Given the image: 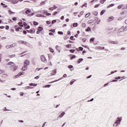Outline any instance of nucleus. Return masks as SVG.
Here are the masks:
<instances>
[{
    "instance_id": "nucleus-1",
    "label": "nucleus",
    "mask_w": 127,
    "mask_h": 127,
    "mask_svg": "<svg viewBox=\"0 0 127 127\" xmlns=\"http://www.w3.org/2000/svg\"><path fill=\"white\" fill-rule=\"evenodd\" d=\"M124 31H125V27L123 26L118 30L117 28H115L113 31V34L114 36H119V33H121V32H124Z\"/></svg>"
},
{
    "instance_id": "nucleus-2",
    "label": "nucleus",
    "mask_w": 127,
    "mask_h": 127,
    "mask_svg": "<svg viewBox=\"0 0 127 127\" xmlns=\"http://www.w3.org/2000/svg\"><path fill=\"white\" fill-rule=\"evenodd\" d=\"M122 117L117 118L116 122L113 124V127H119V126L121 125V122H122Z\"/></svg>"
},
{
    "instance_id": "nucleus-3",
    "label": "nucleus",
    "mask_w": 127,
    "mask_h": 127,
    "mask_svg": "<svg viewBox=\"0 0 127 127\" xmlns=\"http://www.w3.org/2000/svg\"><path fill=\"white\" fill-rule=\"evenodd\" d=\"M30 62L28 60H26L24 62V66H29Z\"/></svg>"
},
{
    "instance_id": "nucleus-4",
    "label": "nucleus",
    "mask_w": 127,
    "mask_h": 127,
    "mask_svg": "<svg viewBox=\"0 0 127 127\" xmlns=\"http://www.w3.org/2000/svg\"><path fill=\"white\" fill-rule=\"evenodd\" d=\"M23 0H11V2L12 3H17V2H18V1L21 2V1H23Z\"/></svg>"
},
{
    "instance_id": "nucleus-5",
    "label": "nucleus",
    "mask_w": 127,
    "mask_h": 127,
    "mask_svg": "<svg viewBox=\"0 0 127 127\" xmlns=\"http://www.w3.org/2000/svg\"><path fill=\"white\" fill-rule=\"evenodd\" d=\"M27 31L29 33H31V34H33V33H35V29H32L30 30H27Z\"/></svg>"
},
{
    "instance_id": "nucleus-6",
    "label": "nucleus",
    "mask_w": 127,
    "mask_h": 127,
    "mask_svg": "<svg viewBox=\"0 0 127 127\" xmlns=\"http://www.w3.org/2000/svg\"><path fill=\"white\" fill-rule=\"evenodd\" d=\"M57 72V69H55L52 70L51 73V76H54V75H56V72Z\"/></svg>"
},
{
    "instance_id": "nucleus-7",
    "label": "nucleus",
    "mask_w": 127,
    "mask_h": 127,
    "mask_svg": "<svg viewBox=\"0 0 127 127\" xmlns=\"http://www.w3.org/2000/svg\"><path fill=\"white\" fill-rule=\"evenodd\" d=\"M56 50H57V51H58V52H59V53H60V52H61V47L57 45L56 46Z\"/></svg>"
},
{
    "instance_id": "nucleus-8",
    "label": "nucleus",
    "mask_w": 127,
    "mask_h": 127,
    "mask_svg": "<svg viewBox=\"0 0 127 127\" xmlns=\"http://www.w3.org/2000/svg\"><path fill=\"white\" fill-rule=\"evenodd\" d=\"M41 60H42L43 62H46V58L43 55L41 56Z\"/></svg>"
},
{
    "instance_id": "nucleus-9",
    "label": "nucleus",
    "mask_w": 127,
    "mask_h": 127,
    "mask_svg": "<svg viewBox=\"0 0 127 127\" xmlns=\"http://www.w3.org/2000/svg\"><path fill=\"white\" fill-rule=\"evenodd\" d=\"M109 43H111V44H119V42L118 41H109Z\"/></svg>"
},
{
    "instance_id": "nucleus-10",
    "label": "nucleus",
    "mask_w": 127,
    "mask_h": 127,
    "mask_svg": "<svg viewBox=\"0 0 127 127\" xmlns=\"http://www.w3.org/2000/svg\"><path fill=\"white\" fill-rule=\"evenodd\" d=\"M30 89H33L32 86H26L24 87V90H29Z\"/></svg>"
},
{
    "instance_id": "nucleus-11",
    "label": "nucleus",
    "mask_w": 127,
    "mask_h": 127,
    "mask_svg": "<svg viewBox=\"0 0 127 127\" xmlns=\"http://www.w3.org/2000/svg\"><path fill=\"white\" fill-rule=\"evenodd\" d=\"M8 65H11L12 67H14V66H15V64L11 62H9Z\"/></svg>"
},
{
    "instance_id": "nucleus-12",
    "label": "nucleus",
    "mask_w": 127,
    "mask_h": 127,
    "mask_svg": "<svg viewBox=\"0 0 127 127\" xmlns=\"http://www.w3.org/2000/svg\"><path fill=\"white\" fill-rule=\"evenodd\" d=\"M62 79H63V77H61L60 79L57 80H55L51 82H50V83H55V82H58V81H60V80H62Z\"/></svg>"
},
{
    "instance_id": "nucleus-13",
    "label": "nucleus",
    "mask_w": 127,
    "mask_h": 127,
    "mask_svg": "<svg viewBox=\"0 0 127 127\" xmlns=\"http://www.w3.org/2000/svg\"><path fill=\"white\" fill-rule=\"evenodd\" d=\"M22 71H25L26 70H27V67H26V65H24L23 67L22 68Z\"/></svg>"
},
{
    "instance_id": "nucleus-14",
    "label": "nucleus",
    "mask_w": 127,
    "mask_h": 127,
    "mask_svg": "<svg viewBox=\"0 0 127 127\" xmlns=\"http://www.w3.org/2000/svg\"><path fill=\"white\" fill-rule=\"evenodd\" d=\"M31 12V10H30V9H27L26 11V14H29V13H30Z\"/></svg>"
},
{
    "instance_id": "nucleus-15",
    "label": "nucleus",
    "mask_w": 127,
    "mask_h": 127,
    "mask_svg": "<svg viewBox=\"0 0 127 127\" xmlns=\"http://www.w3.org/2000/svg\"><path fill=\"white\" fill-rule=\"evenodd\" d=\"M64 115H65V112H63L61 115H59L60 118H63V117H64Z\"/></svg>"
},
{
    "instance_id": "nucleus-16",
    "label": "nucleus",
    "mask_w": 127,
    "mask_h": 127,
    "mask_svg": "<svg viewBox=\"0 0 127 127\" xmlns=\"http://www.w3.org/2000/svg\"><path fill=\"white\" fill-rule=\"evenodd\" d=\"M82 61H83V59L81 58L79 59L78 61H77V63L78 64H80V63H81V62H82Z\"/></svg>"
},
{
    "instance_id": "nucleus-17",
    "label": "nucleus",
    "mask_w": 127,
    "mask_h": 127,
    "mask_svg": "<svg viewBox=\"0 0 127 127\" xmlns=\"http://www.w3.org/2000/svg\"><path fill=\"white\" fill-rule=\"evenodd\" d=\"M16 45V43H13V44H12L11 45H10V48H11V47H15Z\"/></svg>"
},
{
    "instance_id": "nucleus-18",
    "label": "nucleus",
    "mask_w": 127,
    "mask_h": 127,
    "mask_svg": "<svg viewBox=\"0 0 127 127\" xmlns=\"http://www.w3.org/2000/svg\"><path fill=\"white\" fill-rule=\"evenodd\" d=\"M23 25L24 26H27V24L26 22H24L23 24L20 25V26H21V27H23Z\"/></svg>"
},
{
    "instance_id": "nucleus-19",
    "label": "nucleus",
    "mask_w": 127,
    "mask_h": 127,
    "mask_svg": "<svg viewBox=\"0 0 127 127\" xmlns=\"http://www.w3.org/2000/svg\"><path fill=\"white\" fill-rule=\"evenodd\" d=\"M29 86H33L34 87H36V86H37V84H34L32 83L29 84Z\"/></svg>"
},
{
    "instance_id": "nucleus-20",
    "label": "nucleus",
    "mask_w": 127,
    "mask_h": 127,
    "mask_svg": "<svg viewBox=\"0 0 127 127\" xmlns=\"http://www.w3.org/2000/svg\"><path fill=\"white\" fill-rule=\"evenodd\" d=\"M123 6H124V4H121V5H119L118 6V8L119 9H121V8H122V7H123Z\"/></svg>"
},
{
    "instance_id": "nucleus-21",
    "label": "nucleus",
    "mask_w": 127,
    "mask_h": 127,
    "mask_svg": "<svg viewBox=\"0 0 127 127\" xmlns=\"http://www.w3.org/2000/svg\"><path fill=\"white\" fill-rule=\"evenodd\" d=\"M105 12H106V10H102L100 13L101 15H103L105 13Z\"/></svg>"
},
{
    "instance_id": "nucleus-22",
    "label": "nucleus",
    "mask_w": 127,
    "mask_h": 127,
    "mask_svg": "<svg viewBox=\"0 0 127 127\" xmlns=\"http://www.w3.org/2000/svg\"><path fill=\"white\" fill-rule=\"evenodd\" d=\"M113 19H114V17H113V16L110 17L108 18L109 21H112V20H113Z\"/></svg>"
},
{
    "instance_id": "nucleus-23",
    "label": "nucleus",
    "mask_w": 127,
    "mask_h": 127,
    "mask_svg": "<svg viewBox=\"0 0 127 127\" xmlns=\"http://www.w3.org/2000/svg\"><path fill=\"white\" fill-rule=\"evenodd\" d=\"M0 4L3 6V7H7V5H5V4H3L2 2H1Z\"/></svg>"
},
{
    "instance_id": "nucleus-24",
    "label": "nucleus",
    "mask_w": 127,
    "mask_h": 127,
    "mask_svg": "<svg viewBox=\"0 0 127 127\" xmlns=\"http://www.w3.org/2000/svg\"><path fill=\"white\" fill-rule=\"evenodd\" d=\"M115 5V4H111L110 5L108 6V8H110V7H112Z\"/></svg>"
},
{
    "instance_id": "nucleus-25",
    "label": "nucleus",
    "mask_w": 127,
    "mask_h": 127,
    "mask_svg": "<svg viewBox=\"0 0 127 127\" xmlns=\"http://www.w3.org/2000/svg\"><path fill=\"white\" fill-rule=\"evenodd\" d=\"M43 28H42V27H39L38 28V30L39 31H42Z\"/></svg>"
},
{
    "instance_id": "nucleus-26",
    "label": "nucleus",
    "mask_w": 127,
    "mask_h": 127,
    "mask_svg": "<svg viewBox=\"0 0 127 127\" xmlns=\"http://www.w3.org/2000/svg\"><path fill=\"white\" fill-rule=\"evenodd\" d=\"M94 40H95V38H92L90 39V42L91 43H92V42H94Z\"/></svg>"
},
{
    "instance_id": "nucleus-27",
    "label": "nucleus",
    "mask_w": 127,
    "mask_h": 127,
    "mask_svg": "<svg viewBox=\"0 0 127 127\" xmlns=\"http://www.w3.org/2000/svg\"><path fill=\"white\" fill-rule=\"evenodd\" d=\"M77 25H78V23H74L73 24V27H77Z\"/></svg>"
},
{
    "instance_id": "nucleus-28",
    "label": "nucleus",
    "mask_w": 127,
    "mask_h": 127,
    "mask_svg": "<svg viewBox=\"0 0 127 127\" xmlns=\"http://www.w3.org/2000/svg\"><path fill=\"white\" fill-rule=\"evenodd\" d=\"M85 31H86V32L91 31V28H90L89 27H88L87 28V29H86L85 30Z\"/></svg>"
},
{
    "instance_id": "nucleus-29",
    "label": "nucleus",
    "mask_w": 127,
    "mask_h": 127,
    "mask_svg": "<svg viewBox=\"0 0 127 127\" xmlns=\"http://www.w3.org/2000/svg\"><path fill=\"white\" fill-rule=\"evenodd\" d=\"M21 75H24V72L22 71L19 73V76H21Z\"/></svg>"
},
{
    "instance_id": "nucleus-30",
    "label": "nucleus",
    "mask_w": 127,
    "mask_h": 127,
    "mask_svg": "<svg viewBox=\"0 0 127 127\" xmlns=\"http://www.w3.org/2000/svg\"><path fill=\"white\" fill-rule=\"evenodd\" d=\"M4 72H5L4 70H1V69H0V74H3Z\"/></svg>"
},
{
    "instance_id": "nucleus-31",
    "label": "nucleus",
    "mask_w": 127,
    "mask_h": 127,
    "mask_svg": "<svg viewBox=\"0 0 127 127\" xmlns=\"http://www.w3.org/2000/svg\"><path fill=\"white\" fill-rule=\"evenodd\" d=\"M91 15V13H88L85 15V17H88Z\"/></svg>"
},
{
    "instance_id": "nucleus-32",
    "label": "nucleus",
    "mask_w": 127,
    "mask_h": 127,
    "mask_svg": "<svg viewBox=\"0 0 127 127\" xmlns=\"http://www.w3.org/2000/svg\"><path fill=\"white\" fill-rule=\"evenodd\" d=\"M19 73L17 74V75H15L14 76V79H16V78H17V77H19Z\"/></svg>"
},
{
    "instance_id": "nucleus-33",
    "label": "nucleus",
    "mask_w": 127,
    "mask_h": 127,
    "mask_svg": "<svg viewBox=\"0 0 127 127\" xmlns=\"http://www.w3.org/2000/svg\"><path fill=\"white\" fill-rule=\"evenodd\" d=\"M49 49H50L51 52H52V53H53V52H54V50H53V49H52L51 48H49Z\"/></svg>"
},
{
    "instance_id": "nucleus-34",
    "label": "nucleus",
    "mask_w": 127,
    "mask_h": 127,
    "mask_svg": "<svg viewBox=\"0 0 127 127\" xmlns=\"http://www.w3.org/2000/svg\"><path fill=\"white\" fill-rule=\"evenodd\" d=\"M74 58H76V56H75V55H72V56H71V60H72V59H73Z\"/></svg>"
},
{
    "instance_id": "nucleus-35",
    "label": "nucleus",
    "mask_w": 127,
    "mask_h": 127,
    "mask_svg": "<svg viewBox=\"0 0 127 127\" xmlns=\"http://www.w3.org/2000/svg\"><path fill=\"white\" fill-rule=\"evenodd\" d=\"M22 44L26 45V44H27V42L24 41H22Z\"/></svg>"
},
{
    "instance_id": "nucleus-36",
    "label": "nucleus",
    "mask_w": 127,
    "mask_h": 127,
    "mask_svg": "<svg viewBox=\"0 0 127 127\" xmlns=\"http://www.w3.org/2000/svg\"><path fill=\"white\" fill-rule=\"evenodd\" d=\"M78 49H79V50L80 51H83V47H79V48H78Z\"/></svg>"
},
{
    "instance_id": "nucleus-37",
    "label": "nucleus",
    "mask_w": 127,
    "mask_h": 127,
    "mask_svg": "<svg viewBox=\"0 0 127 127\" xmlns=\"http://www.w3.org/2000/svg\"><path fill=\"white\" fill-rule=\"evenodd\" d=\"M82 27H83V28L86 27V24L85 23H83L82 24Z\"/></svg>"
},
{
    "instance_id": "nucleus-38",
    "label": "nucleus",
    "mask_w": 127,
    "mask_h": 127,
    "mask_svg": "<svg viewBox=\"0 0 127 127\" xmlns=\"http://www.w3.org/2000/svg\"><path fill=\"white\" fill-rule=\"evenodd\" d=\"M106 1V0H100V3H104Z\"/></svg>"
},
{
    "instance_id": "nucleus-39",
    "label": "nucleus",
    "mask_w": 127,
    "mask_h": 127,
    "mask_svg": "<svg viewBox=\"0 0 127 127\" xmlns=\"http://www.w3.org/2000/svg\"><path fill=\"white\" fill-rule=\"evenodd\" d=\"M58 33L61 35H63V32L59 31Z\"/></svg>"
},
{
    "instance_id": "nucleus-40",
    "label": "nucleus",
    "mask_w": 127,
    "mask_h": 127,
    "mask_svg": "<svg viewBox=\"0 0 127 127\" xmlns=\"http://www.w3.org/2000/svg\"><path fill=\"white\" fill-rule=\"evenodd\" d=\"M5 48L7 49H9V48H10V45H7L5 46Z\"/></svg>"
},
{
    "instance_id": "nucleus-41",
    "label": "nucleus",
    "mask_w": 127,
    "mask_h": 127,
    "mask_svg": "<svg viewBox=\"0 0 127 127\" xmlns=\"http://www.w3.org/2000/svg\"><path fill=\"white\" fill-rule=\"evenodd\" d=\"M9 12H10L9 13V14H11L12 13H15V12H12L11 10H9Z\"/></svg>"
},
{
    "instance_id": "nucleus-42",
    "label": "nucleus",
    "mask_w": 127,
    "mask_h": 127,
    "mask_svg": "<svg viewBox=\"0 0 127 127\" xmlns=\"http://www.w3.org/2000/svg\"><path fill=\"white\" fill-rule=\"evenodd\" d=\"M57 21L56 20H54L52 21V24H54V23H55V22H56Z\"/></svg>"
},
{
    "instance_id": "nucleus-43",
    "label": "nucleus",
    "mask_w": 127,
    "mask_h": 127,
    "mask_svg": "<svg viewBox=\"0 0 127 127\" xmlns=\"http://www.w3.org/2000/svg\"><path fill=\"white\" fill-rule=\"evenodd\" d=\"M50 86H51V85L48 84V85H45V88H49L50 87Z\"/></svg>"
},
{
    "instance_id": "nucleus-44",
    "label": "nucleus",
    "mask_w": 127,
    "mask_h": 127,
    "mask_svg": "<svg viewBox=\"0 0 127 127\" xmlns=\"http://www.w3.org/2000/svg\"><path fill=\"white\" fill-rule=\"evenodd\" d=\"M69 51L71 53H74V52H75V50H70Z\"/></svg>"
},
{
    "instance_id": "nucleus-45",
    "label": "nucleus",
    "mask_w": 127,
    "mask_h": 127,
    "mask_svg": "<svg viewBox=\"0 0 127 127\" xmlns=\"http://www.w3.org/2000/svg\"><path fill=\"white\" fill-rule=\"evenodd\" d=\"M15 57V55H12V56H9V57H10V58H12L13 57Z\"/></svg>"
},
{
    "instance_id": "nucleus-46",
    "label": "nucleus",
    "mask_w": 127,
    "mask_h": 127,
    "mask_svg": "<svg viewBox=\"0 0 127 127\" xmlns=\"http://www.w3.org/2000/svg\"><path fill=\"white\" fill-rule=\"evenodd\" d=\"M7 76H8V75L6 73L3 74V77H4V78L5 77H7Z\"/></svg>"
},
{
    "instance_id": "nucleus-47",
    "label": "nucleus",
    "mask_w": 127,
    "mask_h": 127,
    "mask_svg": "<svg viewBox=\"0 0 127 127\" xmlns=\"http://www.w3.org/2000/svg\"><path fill=\"white\" fill-rule=\"evenodd\" d=\"M57 13H58V12L55 11V12L53 13V15H56V14H57Z\"/></svg>"
},
{
    "instance_id": "nucleus-48",
    "label": "nucleus",
    "mask_w": 127,
    "mask_h": 127,
    "mask_svg": "<svg viewBox=\"0 0 127 127\" xmlns=\"http://www.w3.org/2000/svg\"><path fill=\"white\" fill-rule=\"evenodd\" d=\"M36 16L37 17H41V14H37V15H36Z\"/></svg>"
},
{
    "instance_id": "nucleus-49",
    "label": "nucleus",
    "mask_w": 127,
    "mask_h": 127,
    "mask_svg": "<svg viewBox=\"0 0 127 127\" xmlns=\"http://www.w3.org/2000/svg\"><path fill=\"white\" fill-rule=\"evenodd\" d=\"M83 6H85V7H87V3L83 4L82 7H83Z\"/></svg>"
},
{
    "instance_id": "nucleus-50",
    "label": "nucleus",
    "mask_w": 127,
    "mask_h": 127,
    "mask_svg": "<svg viewBox=\"0 0 127 127\" xmlns=\"http://www.w3.org/2000/svg\"><path fill=\"white\" fill-rule=\"evenodd\" d=\"M38 23L37 22H34V25H38Z\"/></svg>"
},
{
    "instance_id": "nucleus-51",
    "label": "nucleus",
    "mask_w": 127,
    "mask_h": 127,
    "mask_svg": "<svg viewBox=\"0 0 127 127\" xmlns=\"http://www.w3.org/2000/svg\"><path fill=\"white\" fill-rule=\"evenodd\" d=\"M5 29L8 30V29H9V26H8V25L6 26Z\"/></svg>"
},
{
    "instance_id": "nucleus-52",
    "label": "nucleus",
    "mask_w": 127,
    "mask_h": 127,
    "mask_svg": "<svg viewBox=\"0 0 127 127\" xmlns=\"http://www.w3.org/2000/svg\"><path fill=\"white\" fill-rule=\"evenodd\" d=\"M86 40H87V39H86V38H83L82 39L83 42H86Z\"/></svg>"
},
{
    "instance_id": "nucleus-53",
    "label": "nucleus",
    "mask_w": 127,
    "mask_h": 127,
    "mask_svg": "<svg viewBox=\"0 0 127 127\" xmlns=\"http://www.w3.org/2000/svg\"><path fill=\"white\" fill-rule=\"evenodd\" d=\"M99 5H100V3L96 4V5L95 6V8L99 7Z\"/></svg>"
},
{
    "instance_id": "nucleus-54",
    "label": "nucleus",
    "mask_w": 127,
    "mask_h": 127,
    "mask_svg": "<svg viewBox=\"0 0 127 127\" xmlns=\"http://www.w3.org/2000/svg\"><path fill=\"white\" fill-rule=\"evenodd\" d=\"M0 83H4V82H5V80H1L0 78Z\"/></svg>"
},
{
    "instance_id": "nucleus-55",
    "label": "nucleus",
    "mask_w": 127,
    "mask_h": 127,
    "mask_svg": "<svg viewBox=\"0 0 127 127\" xmlns=\"http://www.w3.org/2000/svg\"><path fill=\"white\" fill-rule=\"evenodd\" d=\"M93 14H94V15H98V12H94L93 13Z\"/></svg>"
},
{
    "instance_id": "nucleus-56",
    "label": "nucleus",
    "mask_w": 127,
    "mask_h": 127,
    "mask_svg": "<svg viewBox=\"0 0 127 127\" xmlns=\"http://www.w3.org/2000/svg\"><path fill=\"white\" fill-rule=\"evenodd\" d=\"M41 69H42V68H37L35 71H39V70H41Z\"/></svg>"
},
{
    "instance_id": "nucleus-57",
    "label": "nucleus",
    "mask_w": 127,
    "mask_h": 127,
    "mask_svg": "<svg viewBox=\"0 0 127 127\" xmlns=\"http://www.w3.org/2000/svg\"><path fill=\"white\" fill-rule=\"evenodd\" d=\"M18 43H19V44H22V41H18Z\"/></svg>"
},
{
    "instance_id": "nucleus-58",
    "label": "nucleus",
    "mask_w": 127,
    "mask_h": 127,
    "mask_svg": "<svg viewBox=\"0 0 127 127\" xmlns=\"http://www.w3.org/2000/svg\"><path fill=\"white\" fill-rule=\"evenodd\" d=\"M73 38H74V36H70V40H73Z\"/></svg>"
},
{
    "instance_id": "nucleus-59",
    "label": "nucleus",
    "mask_w": 127,
    "mask_h": 127,
    "mask_svg": "<svg viewBox=\"0 0 127 127\" xmlns=\"http://www.w3.org/2000/svg\"><path fill=\"white\" fill-rule=\"evenodd\" d=\"M80 15H83V14H84V11L80 12Z\"/></svg>"
},
{
    "instance_id": "nucleus-60",
    "label": "nucleus",
    "mask_w": 127,
    "mask_h": 127,
    "mask_svg": "<svg viewBox=\"0 0 127 127\" xmlns=\"http://www.w3.org/2000/svg\"><path fill=\"white\" fill-rule=\"evenodd\" d=\"M16 19H16V17H13V18H12V20H14V21H15L16 20Z\"/></svg>"
},
{
    "instance_id": "nucleus-61",
    "label": "nucleus",
    "mask_w": 127,
    "mask_h": 127,
    "mask_svg": "<svg viewBox=\"0 0 127 127\" xmlns=\"http://www.w3.org/2000/svg\"><path fill=\"white\" fill-rule=\"evenodd\" d=\"M45 2L43 1V2H42L41 3V5H43V4H45Z\"/></svg>"
},
{
    "instance_id": "nucleus-62",
    "label": "nucleus",
    "mask_w": 127,
    "mask_h": 127,
    "mask_svg": "<svg viewBox=\"0 0 127 127\" xmlns=\"http://www.w3.org/2000/svg\"><path fill=\"white\" fill-rule=\"evenodd\" d=\"M68 68H69V69H71V68H73V66H72V65H70L68 66Z\"/></svg>"
},
{
    "instance_id": "nucleus-63",
    "label": "nucleus",
    "mask_w": 127,
    "mask_h": 127,
    "mask_svg": "<svg viewBox=\"0 0 127 127\" xmlns=\"http://www.w3.org/2000/svg\"><path fill=\"white\" fill-rule=\"evenodd\" d=\"M35 79H36L37 80L39 79V76H37L35 77Z\"/></svg>"
},
{
    "instance_id": "nucleus-64",
    "label": "nucleus",
    "mask_w": 127,
    "mask_h": 127,
    "mask_svg": "<svg viewBox=\"0 0 127 127\" xmlns=\"http://www.w3.org/2000/svg\"><path fill=\"white\" fill-rule=\"evenodd\" d=\"M51 23V22H50V21H47V24H50Z\"/></svg>"
}]
</instances>
